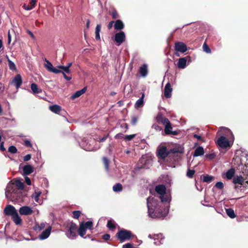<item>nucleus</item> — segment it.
<instances>
[{"instance_id":"a878e982","label":"nucleus","mask_w":248,"mask_h":248,"mask_svg":"<svg viewBox=\"0 0 248 248\" xmlns=\"http://www.w3.org/2000/svg\"><path fill=\"white\" fill-rule=\"evenodd\" d=\"M144 97V93H143L142 94L141 97L136 101V102L135 104V108H141L143 107V106L144 105V101H143Z\"/></svg>"},{"instance_id":"37998d69","label":"nucleus","mask_w":248,"mask_h":248,"mask_svg":"<svg viewBox=\"0 0 248 248\" xmlns=\"http://www.w3.org/2000/svg\"><path fill=\"white\" fill-rule=\"evenodd\" d=\"M131 124L133 125H135L138 122V120L139 119L138 116H136L135 115L132 116L131 117Z\"/></svg>"},{"instance_id":"864d4df0","label":"nucleus","mask_w":248,"mask_h":248,"mask_svg":"<svg viewBox=\"0 0 248 248\" xmlns=\"http://www.w3.org/2000/svg\"><path fill=\"white\" fill-rule=\"evenodd\" d=\"M110 236L109 234L106 233L102 236V238L105 241L108 240L110 239Z\"/></svg>"},{"instance_id":"a18cd8bd","label":"nucleus","mask_w":248,"mask_h":248,"mask_svg":"<svg viewBox=\"0 0 248 248\" xmlns=\"http://www.w3.org/2000/svg\"><path fill=\"white\" fill-rule=\"evenodd\" d=\"M8 64L9 69L11 70H15L16 69V66L15 63L10 60H8Z\"/></svg>"},{"instance_id":"7ed1b4c3","label":"nucleus","mask_w":248,"mask_h":248,"mask_svg":"<svg viewBox=\"0 0 248 248\" xmlns=\"http://www.w3.org/2000/svg\"><path fill=\"white\" fill-rule=\"evenodd\" d=\"M134 236L131 231L124 229H120L116 234L117 239L121 243L132 239Z\"/></svg>"},{"instance_id":"0eeeda50","label":"nucleus","mask_w":248,"mask_h":248,"mask_svg":"<svg viewBox=\"0 0 248 248\" xmlns=\"http://www.w3.org/2000/svg\"><path fill=\"white\" fill-rule=\"evenodd\" d=\"M78 226L77 224L73 222H71L69 227L68 232L67 235L70 239H74L77 236L76 231Z\"/></svg>"},{"instance_id":"c85d7f7f","label":"nucleus","mask_w":248,"mask_h":248,"mask_svg":"<svg viewBox=\"0 0 248 248\" xmlns=\"http://www.w3.org/2000/svg\"><path fill=\"white\" fill-rule=\"evenodd\" d=\"M12 219L16 225L21 224L22 223V219L19 216L17 212L12 217Z\"/></svg>"},{"instance_id":"338daca9","label":"nucleus","mask_w":248,"mask_h":248,"mask_svg":"<svg viewBox=\"0 0 248 248\" xmlns=\"http://www.w3.org/2000/svg\"><path fill=\"white\" fill-rule=\"evenodd\" d=\"M193 137H194V138L197 139L198 140H202V137L201 136L198 135H197V134H194V135H193Z\"/></svg>"},{"instance_id":"412c9836","label":"nucleus","mask_w":248,"mask_h":248,"mask_svg":"<svg viewBox=\"0 0 248 248\" xmlns=\"http://www.w3.org/2000/svg\"><path fill=\"white\" fill-rule=\"evenodd\" d=\"M87 229L84 227L83 223H79V228L78 230V234L79 236L83 237L86 233Z\"/></svg>"},{"instance_id":"2f4dec72","label":"nucleus","mask_w":248,"mask_h":248,"mask_svg":"<svg viewBox=\"0 0 248 248\" xmlns=\"http://www.w3.org/2000/svg\"><path fill=\"white\" fill-rule=\"evenodd\" d=\"M203 177L202 181L203 182H206L208 183H211L214 179V177L212 176H210L208 174L202 175L201 176V177Z\"/></svg>"},{"instance_id":"6e6552de","label":"nucleus","mask_w":248,"mask_h":248,"mask_svg":"<svg viewBox=\"0 0 248 248\" xmlns=\"http://www.w3.org/2000/svg\"><path fill=\"white\" fill-rule=\"evenodd\" d=\"M218 146L223 149H226L231 146L229 140L224 136L219 137L217 141Z\"/></svg>"},{"instance_id":"49530a36","label":"nucleus","mask_w":248,"mask_h":248,"mask_svg":"<svg viewBox=\"0 0 248 248\" xmlns=\"http://www.w3.org/2000/svg\"><path fill=\"white\" fill-rule=\"evenodd\" d=\"M135 137H136V134L126 135V136H124V140L126 141H130V140H131L133 139H134Z\"/></svg>"},{"instance_id":"f03ea898","label":"nucleus","mask_w":248,"mask_h":248,"mask_svg":"<svg viewBox=\"0 0 248 248\" xmlns=\"http://www.w3.org/2000/svg\"><path fill=\"white\" fill-rule=\"evenodd\" d=\"M25 193L23 190L16 189L13 185H8L6 188L5 196L11 201H22Z\"/></svg>"},{"instance_id":"8fccbe9b","label":"nucleus","mask_w":248,"mask_h":248,"mask_svg":"<svg viewBox=\"0 0 248 248\" xmlns=\"http://www.w3.org/2000/svg\"><path fill=\"white\" fill-rule=\"evenodd\" d=\"M215 187L219 189H222L224 187V185L221 182H218L215 185Z\"/></svg>"},{"instance_id":"c9c22d12","label":"nucleus","mask_w":248,"mask_h":248,"mask_svg":"<svg viewBox=\"0 0 248 248\" xmlns=\"http://www.w3.org/2000/svg\"><path fill=\"white\" fill-rule=\"evenodd\" d=\"M81 223L83 224L84 227L87 229L90 230L93 229V222L92 221H88L87 222L82 221Z\"/></svg>"},{"instance_id":"473e14b6","label":"nucleus","mask_w":248,"mask_h":248,"mask_svg":"<svg viewBox=\"0 0 248 248\" xmlns=\"http://www.w3.org/2000/svg\"><path fill=\"white\" fill-rule=\"evenodd\" d=\"M247 162L245 164V165L243 166L241 169V172L243 175L245 176L248 178V160L247 159Z\"/></svg>"},{"instance_id":"680f3d73","label":"nucleus","mask_w":248,"mask_h":248,"mask_svg":"<svg viewBox=\"0 0 248 248\" xmlns=\"http://www.w3.org/2000/svg\"><path fill=\"white\" fill-rule=\"evenodd\" d=\"M23 8L26 10H31L33 9V8L31 6H29L24 4L23 6Z\"/></svg>"},{"instance_id":"f8f14e48","label":"nucleus","mask_w":248,"mask_h":248,"mask_svg":"<svg viewBox=\"0 0 248 248\" xmlns=\"http://www.w3.org/2000/svg\"><path fill=\"white\" fill-rule=\"evenodd\" d=\"M17 212L14 206L11 204L7 205L4 209V213L8 216H12Z\"/></svg>"},{"instance_id":"13d9d810","label":"nucleus","mask_w":248,"mask_h":248,"mask_svg":"<svg viewBox=\"0 0 248 248\" xmlns=\"http://www.w3.org/2000/svg\"><path fill=\"white\" fill-rule=\"evenodd\" d=\"M139 161L141 163H143V165L141 166V168H145V165L146 164V162L147 161V160L146 159H145L144 158H141L140 159Z\"/></svg>"},{"instance_id":"9b49d317","label":"nucleus","mask_w":248,"mask_h":248,"mask_svg":"<svg viewBox=\"0 0 248 248\" xmlns=\"http://www.w3.org/2000/svg\"><path fill=\"white\" fill-rule=\"evenodd\" d=\"M245 181L248 184V178L244 175H236L233 179V183L234 184H238L242 185Z\"/></svg>"},{"instance_id":"a19ab883","label":"nucleus","mask_w":248,"mask_h":248,"mask_svg":"<svg viewBox=\"0 0 248 248\" xmlns=\"http://www.w3.org/2000/svg\"><path fill=\"white\" fill-rule=\"evenodd\" d=\"M195 170L188 169L187 170L186 176L189 178H192L195 174Z\"/></svg>"},{"instance_id":"dca6fc26","label":"nucleus","mask_w":248,"mask_h":248,"mask_svg":"<svg viewBox=\"0 0 248 248\" xmlns=\"http://www.w3.org/2000/svg\"><path fill=\"white\" fill-rule=\"evenodd\" d=\"M188 59H190V57L189 56L179 58L177 63V67L180 69L185 68L186 67V62Z\"/></svg>"},{"instance_id":"72a5a7b5","label":"nucleus","mask_w":248,"mask_h":248,"mask_svg":"<svg viewBox=\"0 0 248 248\" xmlns=\"http://www.w3.org/2000/svg\"><path fill=\"white\" fill-rule=\"evenodd\" d=\"M226 213L228 216L231 218H234L236 217L234 210L232 208H229L226 209Z\"/></svg>"},{"instance_id":"58836bf2","label":"nucleus","mask_w":248,"mask_h":248,"mask_svg":"<svg viewBox=\"0 0 248 248\" xmlns=\"http://www.w3.org/2000/svg\"><path fill=\"white\" fill-rule=\"evenodd\" d=\"M123 189V186L120 183H117L113 186V190L114 192H119Z\"/></svg>"},{"instance_id":"4be33fe9","label":"nucleus","mask_w":248,"mask_h":248,"mask_svg":"<svg viewBox=\"0 0 248 248\" xmlns=\"http://www.w3.org/2000/svg\"><path fill=\"white\" fill-rule=\"evenodd\" d=\"M33 168L30 165H26L23 168V173L25 175H29L33 172Z\"/></svg>"},{"instance_id":"4c0bfd02","label":"nucleus","mask_w":248,"mask_h":248,"mask_svg":"<svg viewBox=\"0 0 248 248\" xmlns=\"http://www.w3.org/2000/svg\"><path fill=\"white\" fill-rule=\"evenodd\" d=\"M103 163L106 170L108 171L109 169V165L110 163L109 160L106 157H103L102 158Z\"/></svg>"},{"instance_id":"b1692460","label":"nucleus","mask_w":248,"mask_h":248,"mask_svg":"<svg viewBox=\"0 0 248 248\" xmlns=\"http://www.w3.org/2000/svg\"><path fill=\"white\" fill-rule=\"evenodd\" d=\"M117 224L113 220H108L107 222V227L112 231H114L116 229Z\"/></svg>"},{"instance_id":"39448f33","label":"nucleus","mask_w":248,"mask_h":248,"mask_svg":"<svg viewBox=\"0 0 248 248\" xmlns=\"http://www.w3.org/2000/svg\"><path fill=\"white\" fill-rule=\"evenodd\" d=\"M170 152L165 146H159L157 148L156 155L158 159L164 160L169 155Z\"/></svg>"},{"instance_id":"e2e57ef3","label":"nucleus","mask_w":248,"mask_h":248,"mask_svg":"<svg viewBox=\"0 0 248 248\" xmlns=\"http://www.w3.org/2000/svg\"><path fill=\"white\" fill-rule=\"evenodd\" d=\"M25 181L26 183L28 185H31V180H30L29 177H28L27 176H26L25 177Z\"/></svg>"},{"instance_id":"6e6d98bb","label":"nucleus","mask_w":248,"mask_h":248,"mask_svg":"<svg viewBox=\"0 0 248 248\" xmlns=\"http://www.w3.org/2000/svg\"><path fill=\"white\" fill-rule=\"evenodd\" d=\"M24 145L26 147H32V144L31 143L30 141L29 140H26L24 141Z\"/></svg>"},{"instance_id":"1a4fd4ad","label":"nucleus","mask_w":248,"mask_h":248,"mask_svg":"<svg viewBox=\"0 0 248 248\" xmlns=\"http://www.w3.org/2000/svg\"><path fill=\"white\" fill-rule=\"evenodd\" d=\"M174 50L176 52H180L183 53L187 51V47L183 42H176L174 44Z\"/></svg>"},{"instance_id":"2eb2a0df","label":"nucleus","mask_w":248,"mask_h":248,"mask_svg":"<svg viewBox=\"0 0 248 248\" xmlns=\"http://www.w3.org/2000/svg\"><path fill=\"white\" fill-rule=\"evenodd\" d=\"M22 83V79L20 74H17L13 78L11 84L14 85L16 88L18 89Z\"/></svg>"},{"instance_id":"aec40b11","label":"nucleus","mask_w":248,"mask_h":248,"mask_svg":"<svg viewBox=\"0 0 248 248\" xmlns=\"http://www.w3.org/2000/svg\"><path fill=\"white\" fill-rule=\"evenodd\" d=\"M139 73L141 76L145 77L148 74L147 65L146 64H142L140 68Z\"/></svg>"},{"instance_id":"3c124183","label":"nucleus","mask_w":248,"mask_h":248,"mask_svg":"<svg viewBox=\"0 0 248 248\" xmlns=\"http://www.w3.org/2000/svg\"><path fill=\"white\" fill-rule=\"evenodd\" d=\"M41 192H35L33 195V197L34 198V200L36 202H38L39 200V197L40 196Z\"/></svg>"},{"instance_id":"c03bdc74","label":"nucleus","mask_w":248,"mask_h":248,"mask_svg":"<svg viewBox=\"0 0 248 248\" xmlns=\"http://www.w3.org/2000/svg\"><path fill=\"white\" fill-rule=\"evenodd\" d=\"M17 150L16 146L12 145L10 146L8 148V152L11 154H15L17 152Z\"/></svg>"},{"instance_id":"7c9ffc66","label":"nucleus","mask_w":248,"mask_h":248,"mask_svg":"<svg viewBox=\"0 0 248 248\" xmlns=\"http://www.w3.org/2000/svg\"><path fill=\"white\" fill-rule=\"evenodd\" d=\"M204 154L203 148L202 146L198 147L197 148L194 153V156H198L203 155Z\"/></svg>"},{"instance_id":"c756f323","label":"nucleus","mask_w":248,"mask_h":248,"mask_svg":"<svg viewBox=\"0 0 248 248\" xmlns=\"http://www.w3.org/2000/svg\"><path fill=\"white\" fill-rule=\"evenodd\" d=\"M31 88L34 94H37L42 92V89L39 88L35 83H31Z\"/></svg>"},{"instance_id":"6ab92c4d","label":"nucleus","mask_w":248,"mask_h":248,"mask_svg":"<svg viewBox=\"0 0 248 248\" xmlns=\"http://www.w3.org/2000/svg\"><path fill=\"white\" fill-rule=\"evenodd\" d=\"M156 120L159 124H162L163 125L169 121L168 118L164 117L161 113L157 114L156 117Z\"/></svg>"},{"instance_id":"69168bd1","label":"nucleus","mask_w":248,"mask_h":248,"mask_svg":"<svg viewBox=\"0 0 248 248\" xmlns=\"http://www.w3.org/2000/svg\"><path fill=\"white\" fill-rule=\"evenodd\" d=\"M123 248H132V245L130 243H126L123 246Z\"/></svg>"},{"instance_id":"0e129e2a","label":"nucleus","mask_w":248,"mask_h":248,"mask_svg":"<svg viewBox=\"0 0 248 248\" xmlns=\"http://www.w3.org/2000/svg\"><path fill=\"white\" fill-rule=\"evenodd\" d=\"M37 0H31L30 4L31 6L33 8L35 7L36 4Z\"/></svg>"},{"instance_id":"393cba45","label":"nucleus","mask_w":248,"mask_h":248,"mask_svg":"<svg viewBox=\"0 0 248 248\" xmlns=\"http://www.w3.org/2000/svg\"><path fill=\"white\" fill-rule=\"evenodd\" d=\"M114 27L116 30H122L124 28V26L122 20L117 19L115 21Z\"/></svg>"},{"instance_id":"052dcab7","label":"nucleus","mask_w":248,"mask_h":248,"mask_svg":"<svg viewBox=\"0 0 248 248\" xmlns=\"http://www.w3.org/2000/svg\"><path fill=\"white\" fill-rule=\"evenodd\" d=\"M61 73H62L63 74V78L67 81H69L72 79L71 77H69L66 76L65 73L62 71Z\"/></svg>"},{"instance_id":"9d476101","label":"nucleus","mask_w":248,"mask_h":248,"mask_svg":"<svg viewBox=\"0 0 248 248\" xmlns=\"http://www.w3.org/2000/svg\"><path fill=\"white\" fill-rule=\"evenodd\" d=\"M45 61L46 62V63L45 64V67L49 72H52L55 74H59L62 72L61 70H59L54 67L52 63L46 59H45Z\"/></svg>"},{"instance_id":"4468645a","label":"nucleus","mask_w":248,"mask_h":248,"mask_svg":"<svg viewBox=\"0 0 248 248\" xmlns=\"http://www.w3.org/2000/svg\"><path fill=\"white\" fill-rule=\"evenodd\" d=\"M125 34L123 31H120L115 34V41L118 43V45H121L125 40Z\"/></svg>"},{"instance_id":"603ef678","label":"nucleus","mask_w":248,"mask_h":248,"mask_svg":"<svg viewBox=\"0 0 248 248\" xmlns=\"http://www.w3.org/2000/svg\"><path fill=\"white\" fill-rule=\"evenodd\" d=\"M152 128L155 129L156 131H159L162 130V128L161 126H160L156 124H154L152 125Z\"/></svg>"},{"instance_id":"bb28decb","label":"nucleus","mask_w":248,"mask_h":248,"mask_svg":"<svg viewBox=\"0 0 248 248\" xmlns=\"http://www.w3.org/2000/svg\"><path fill=\"white\" fill-rule=\"evenodd\" d=\"M11 185H13L16 187V189H19V190H23L24 187V185L23 183L19 180H16L14 183L11 184Z\"/></svg>"},{"instance_id":"4d7b16f0","label":"nucleus","mask_w":248,"mask_h":248,"mask_svg":"<svg viewBox=\"0 0 248 248\" xmlns=\"http://www.w3.org/2000/svg\"><path fill=\"white\" fill-rule=\"evenodd\" d=\"M31 154H28L23 157V160L24 161H28L31 159Z\"/></svg>"},{"instance_id":"79ce46f5","label":"nucleus","mask_w":248,"mask_h":248,"mask_svg":"<svg viewBox=\"0 0 248 248\" xmlns=\"http://www.w3.org/2000/svg\"><path fill=\"white\" fill-rule=\"evenodd\" d=\"M72 214L73 215V217L74 218L78 219L79 217L80 216V215L81 214V212L79 210H76V211H73Z\"/></svg>"},{"instance_id":"774afa93","label":"nucleus","mask_w":248,"mask_h":248,"mask_svg":"<svg viewBox=\"0 0 248 248\" xmlns=\"http://www.w3.org/2000/svg\"><path fill=\"white\" fill-rule=\"evenodd\" d=\"M114 23H115V22L113 21H111L109 22V23L108 25V30H110L112 28Z\"/></svg>"},{"instance_id":"de8ad7c7","label":"nucleus","mask_w":248,"mask_h":248,"mask_svg":"<svg viewBox=\"0 0 248 248\" xmlns=\"http://www.w3.org/2000/svg\"><path fill=\"white\" fill-rule=\"evenodd\" d=\"M111 15L113 19H115L119 17L118 13L115 9L113 10L112 11V12L111 13Z\"/></svg>"},{"instance_id":"ddd939ff","label":"nucleus","mask_w":248,"mask_h":248,"mask_svg":"<svg viewBox=\"0 0 248 248\" xmlns=\"http://www.w3.org/2000/svg\"><path fill=\"white\" fill-rule=\"evenodd\" d=\"M19 212L21 215L28 216L31 215L33 211L30 206H23L19 208Z\"/></svg>"},{"instance_id":"e433bc0d","label":"nucleus","mask_w":248,"mask_h":248,"mask_svg":"<svg viewBox=\"0 0 248 248\" xmlns=\"http://www.w3.org/2000/svg\"><path fill=\"white\" fill-rule=\"evenodd\" d=\"M45 228V224L44 223H41L40 225L36 223L33 226V230L35 231H40Z\"/></svg>"},{"instance_id":"f704fd0d","label":"nucleus","mask_w":248,"mask_h":248,"mask_svg":"<svg viewBox=\"0 0 248 248\" xmlns=\"http://www.w3.org/2000/svg\"><path fill=\"white\" fill-rule=\"evenodd\" d=\"M234 173H235L234 169H231L229 170L226 173V177L228 179L230 180L233 177V176L234 175Z\"/></svg>"},{"instance_id":"f257e3e1","label":"nucleus","mask_w":248,"mask_h":248,"mask_svg":"<svg viewBox=\"0 0 248 248\" xmlns=\"http://www.w3.org/2000/svg\"><path fill=\"white\" fill-rule=\"evenodd\" d=\"M157 198H153L150 202L147 199V204L149 216L152 218L165 217L168 214V210L165 208L163 202Z\"/></svg>"},{"instance_id":"5701e85b","label":"nucleus","mask_w":248,"mask_h":248,"mask_svg":"<svg viewBox=\"0 0 248 248\" xmlns=\"http://www.w3.org/2000/svg\"><path fill=\"white\" fill-rule=\"evenodd\" d=\"M86 87H85L82 89L77 91L71 95V98L72 99H75V98L79 97L80 95L85 93L86 91Z\"/></svg>"},{"instance_id":"cd10ccee","label":"nucleus","mask_w":248,"mask_h":248,"mask_svg":"<svg viewBox=\"0 0 248 248\" xmlns=\"http://www.w3.org/2000/svg\"><path fill=\"white\" fill-rule=\"evenodd\" d=\"M49 109L53 112L59 114L60 111L62 110V108L61 106L58 105H54L49 106Z\"/></svg>"},{"instance_id":"ea45409f","label":"nucleus","mask_w":248,"mask_h":248,"mask_svg":"<svg viewBox=\"0 0 248 248\" xmlns=\"http://www.w3.org/2000/svg\"><path fill=\"white\" fill-rule=\"evenodd\" d=\"M58 67L61 69V70H62L63 71L64 73H66L67 74H69L70 72H71V70H70V69L68 68V66H63V65H59L58 66Z\"/></svg>"},{"instance_id":"423d86ee","label":"nucleus","mask_w":248,"mask_h":248,"mask_svg":"<svg viewBox=\"0 0 248 248\" xmlns=\"http://www.w3.org/2000/svg\"><path fill=\"white\" fill-rule=\"evenodd\" d=\"M164 133L166 135H178L180 133V130L172 131V126L171 123L169 121L164 124Z\"/></svg>"},{"instance_id":"a211bd4d","label":"nucleus","mask_w":248,"mask_h":248,"mask_svg":"<svg viewBox=\"0 0 248 248\" xmlns=\"http://www.w3.org/2000/svg\"><path fill=\"white\" fill-rule=\"evenodd\" d=\"M51 230V227L49 226L45 231H44L39 235V238L40 240H44L47 238L50 235Z\"/></svg>"},{"instance_id":"bf43d9fd","label":"nucleus","mask_w":248,"mask_h":248,"mask_svg":"<svg viewBox=\"0 0 248 248\" xmlns=\"http://www.w3.org/2000/svg\"><path fill=\"white\" fill-rule=\"evenodd\" d=\"M205 156L210 159H213L216 157V155L214 154H210L206 155Z\"/></svg>"},{"instance_id":"f3484780","label":"nucleus","mask_w":248,"mask_h":248,"mask_svg":"<svg viewBox=\"0 0 248 248\" xmlns=\"http://www.w3.org/2000/svg\"><path fill=\"white\" fill-rule=\"evenodd\" d=\"M172 89L170 83H167L164 89V96L167 98H170L171 96Z\"/></svg>"},{"instance_id":"20e7f679","label":"nucleus","mask_w":248,"mask_h":248,"mask_svg":"<svg viewBox=\"0 0 248 248\" xmlns=\"http://www.w3.org/2000/svg\"><path fill=\"white\" fill-rule=\"evenodd\" d=\"M155 191L157 193L159 194V196L156 198L161 201L167 202L168 200V196H164V195L166 194V187L164 185H158L155 187Z\"/></svg>"},{"instance_id":"5fc2aeb1","label":"nucleus","mask_w":248,"mask_h":248,"mask_svg":"<svg viewBox=\"0 0 248 248\" xmlns=\"http://www.w3.org/2000/svg\"><path fill=\"white\" fill-rule=\"evenodd\" d=\"M124 135L123 134L121 133H119L117 134H116L115 136V138L116 139H124Z\"/></svg>"},{"instance_id":"09e8293b","label":"nucleus","mask_w":248,"mask_h":248,"mask_svg":"<svg viewBox=\"0 0 248 248\" xmlns=\"http://www.w3.org/2000/svg\"><path fill=\"white\" fill-rule=\"evenodd\" d=\"M203 49L206 53H209L211 52V49L206 43H204L203 45Z\"/></svg>"}]
</instances>
